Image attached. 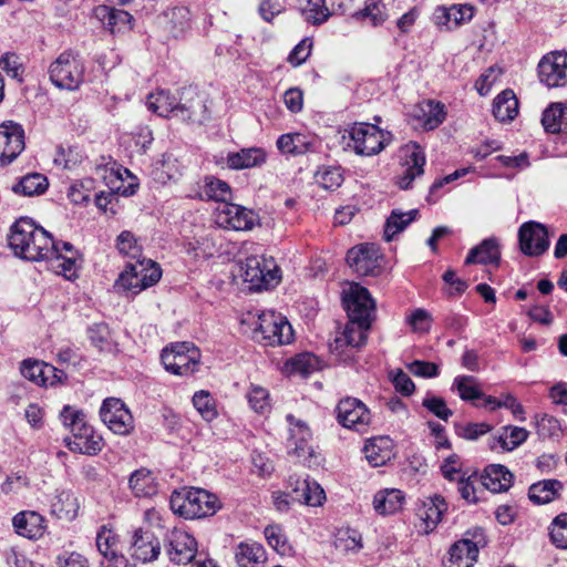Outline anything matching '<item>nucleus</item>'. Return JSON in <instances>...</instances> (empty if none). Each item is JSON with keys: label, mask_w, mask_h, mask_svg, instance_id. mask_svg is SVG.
<instances>
[{"label": "nucleus", "mask_w": 567, "mask_h": 567, "mask_svg": "<svg viewBox=\"0 0 567 567\" xmlns=\"http://www.w3.org/2000/svg\"><path fill=\"white\" fill-rule=\"evenodd\" d=\"M353 18L358 21H369L373 27L381 25L388 18L385 6L379 0H369L363 9L357 11Z\"/></svg>", "instance_id": "obj_50"}, {"label": "nucleus", "mask_w": 567, "mask_h": 567, "mask_svg": "<svg viewBox=\"0 0 567 567\" xmlns=\"http://www.w3.org/2000/svg\"><path fill=\"white\" fill-rule=\"evenodd\" d=\"M164 549L172 563L185 565L195 558L197 542L188 532L175 527L165 534Z\"/></svg>", "instance_id": "obj_12"}, {"label": "nucleus", "mask_w": 567, "mask_h": 567, "mask_svg": "<svg viewBox=\"0 0 567 567\" xmlns=\"http://www.w3.org/2000/svg\"><path fill=\"white\" fill-rule=\"evenodd\" d=\"M277 147L284 154L301 155L312 151L313 142L301 133H289L279 136Z\"/></svg>", "instance_id": "obj_43"}, {"label": "nucleus", "mask_w": 567, "mask_h": 567, "mask_svg": "<svg viewBox=\"0 0 567 567\" xmlns=\"http://www.w3.org/2000/svg\"><path fill=\"white\" fill-rule=\"evenodd\" d=\"M132 556L143 563L156 559L161 553V543L153 533L138 528L132 537Z\"/></svg>", "instance_id": "obj_27"}, {"label": "nucleus", "mask_w": 567, "mask_h": 567, "mask_svg": "<svg viewBox=\"0 0 567 567\" xmlns=\"http://www.w3.org/2000/svg\"><path fill=\"white\" fill-rule=\"evenodd\" d=\"M404 494L396 488L379 491L373 497V507L381 515H389L402 508Z\"/></svg>", "instance_id": "obj_37"}, {"label": "nucleus", "mask_w": 567, "mask_h": 567, "mask_svg": "<svg viewBox=\"0 0 567 567\" xmlns=\"http://www.w3.org/2000/svg\"><path fill=\"white\" fill-rule=\"evenodd\" d=\"M49 186L48 178L40 173H31L21 177L18 183L12 186V192L22 196L42 195Z\"/></svg>", "instance_id": "obj_45"}, {"label": "nucleus", "mask_w": 567, "mask_h": 567, "mask_svg": "<svg viewBox=\"0 0 567 567\" xmlns=\"http://www.w3.org/2000/svg\"><path fill=\"white\" fill-rule=\"evenodd\" d=\"M564 114V109L561 103H553L550 104L544 112L542 116V124L546 132L548 133H559L560 132V117Z\"/></svg>", "instance_id": "obj_62"}, {"label": "nucleus", "mask_w": 567, "mask_h": 567, "mask_svg": "<svg viewBox=\"0 0 567 567\" xmlns=\"http://www.w3.org/2000/svg\"><path fill=\"white\" fill-rule=\"evenodd\" d=\"M289 424L288 449L301 463L311 467L317 464V455L311 445L312 432L308 424L292 414H287Z\"/></svg>", "instance_id": "obj_9"}, {"label": "nucleus", "mask_w": 567, "mask_h": 567, "mask_svg": "<svg viewBox=\"0 0 567 567\" xmlns=\"http://www.w3.org/2000/svg\"><path fill=\"white\" fill-rule=\"evenodd\" d=\"M78 509V501L70 491L58 492L51 502V513L59 519H74Z\"/></svg>", "instance_id": "obj_40"}, {"label": "nucleus", "mask_w": 567, "mask_h": 567, "mask_svg": "<svg viewBox=\"0 0 567 567\" xmlns=\"http://www.w3.org/2000/svg\"><path fill=\"white\" fill-rule=\"evenodd\" d=\"M200 199L227 203L231 198V188L225 181L214 176L205 177L199 190Z\"/></svg>", "instance_id": "obj_42"}, {"label": "nucleus", "mask_w": 567, "mask_h": 567, "mask_svg": "<svg viewBox=\"0 0 567 567\" xmlns=\"http://www.w3.org/2000/svg\"><path fill=\"white\" fill-rule=\"evenodd\" d=\"M86 333L92 346L97 348L100 351H111L113 341L110 328L106 323H94L87 328Z\"/></svg>", "instance_id": "obj_55"}, {"label": "nucleus", "mask_w": 567, "mask_h": 567, "mask_svg": "<svg viewBox=\"0 0 567 567\" xmlns=\"http://www.w3.org/2000/svg\"><path fill=\"white\" fill-rule=\"evenodd\" d=\"M76 255L78 251L73 245L63 241L58 247L56 256H52L48 262L55 274L63 276L68 280H73L78 277Z\"/></svg>", "instance_id": "obj_28"}, {"label": "nucleus", "mask_w": 567, "mask_h": 567, "mask_svg": "<svg viewBox=\"0 0 567 567\" xmlns=\"http://www.w3.org/2000/svg\"><path fill=\"white\" fill-rule=\"evenodd\" d=\"M501 261L499 243L495 237L484 239L473 247L465 258V265L482 264L498 266Z\"/></svg>", "instance_id": "obj_33"}, {"label": "nucleus", "mask_w": 567, "mask_h": 567, "mask_svg": "<svg viewBox=\"0 0 567 567\" xmlns=\"http://www.w3.org/2000/svg\"><path fill=\"white\" fill-rule=\"evenodd\" d=\"M249 406L259 414H265L270 411V396L269 391L260 385L250 384L247 394Z\"/></svg>", "instance_id": "obj_54"}, {"label": "nucleus", "mask_w": 567, "mask_h": 567, "mask_svg": "<svg viewBox=\"0 0 567 567\" xmlns=\"http://www.w3.org/2000/svg\"><path fill=\"white\" fill-rule=\"evenodd\" d=\"M406 322L414 332H429L431 328V316L424 309L414 310L408 318Z\"/></svg>", "instance_id": "obj_64"}, {"label": "nucleus", "mask_w": 567, "mask_h": 567, "mask_svg": "<svg viewBox=\"0 0 567 567\" xmlns=\"http://www.w3.org/2000/svg\"><path fill=\"white\" fill-rule=\"evenodd\" d=\"M538 76L548 87L567 84V52H550L538 63Z\"/></svg>", "instance_id": "obj_18"}, {"label": "nucleus", "mask_w": 567, "mask_h": 567, "mask_svg": "<svg viewBox=\"0 0 567 567\" xmlns=\"http://www.w3.org/2000/svg\"><path fill=\"white\" fill-rule=\"evenodd\" d=\"M95 545L103 557L102 567H132L122 553L118 535L107 525H102L96 533Z\"/></svg>", "instance_id": "obj_15"}, {"label": "nucleus", "mask_w": 567, "mask_h": 567, "mask_svg": "<svg viewBox=\"0 0 567 567\" xmlns=\"http://www.w3.org/2000/svg\"><path fill=\"white\" fill-rule=\"evenodd\" d=\"M563 483L558 480H544L533 484L528 491L529 499L535 504H547L559 496Z\"/></svg>", "instance_id": "obj_41"}, {"label": "nucleus", "mask_w": 567, "mask_h": 567, "mask_svg": "<svg viewBox=\"0 0 567 567\" xmlns=\"http://www.w3.org/2000/svg\"><path fill=\"white\" fill-rule=\"evenodd\" d=\"M254 333L257 340L265 341V346L289 344L293 340L291 324L274 311H265L258 317Z\"/></svg>", "instance_id": "obj_7"}, {"label": "nucleus", "mask_w": 567, "mask_h": 567, "mask_svg": "<svg viewBox=\"0 0 567 567\" xmlns=\"http://www.w3.org/2000/svg\"><path fill=\"white\" fill-rule=\"evenodd\" d=\"M159 24L173 38H178L190 28V11L186 7H174L163 12Z\"/></svg>", "instance_id": "obj_30"}, {"label": "nucleus", "mask_w": 567, "mask_h": 567, "mask_svg": "<svg viewBox=\"0 0 567 567\" xmlns=\"http://www.w3.org/2000/svg\"><path fill=\"white\" fill-rule=\"evenodd\" d=\"M181 97L177 99L165 90H158L148 94L146 102L148 110L163 117H167L169 115L177 117V110L181 106Z\"/></svg>", "instance_id": "obj_36"}, {"label": "nucleus", "mask_w": 567, "mask_h": 567, "mask_svg": "<svg viewBox=\"0 0 567 567\" xmlns=\"http://www.w3.org/2000/svg\"><path fill=\"white\" fill-rule=\"evenodd\" d=\"M487 544L483 528L467 530L464 538L450 548L451 567H472L477 560L478 551Z\"/></svg>", "instance_id": "obj_10"}, {"label": "nucleus", "mask_w": 567, "mask_h": 567, "mask_svg": "<svg viewBox=\"0 0 567 567\" xmlns=\"http://www.w3.org/2000/svg\"><path fill=\"white\" fill-rule=\"evenodd\" d=\"M493 114L499 122H507L518 114V100L512 90H504L493 102Z\"/></svg>", "instance_id": "obj_38"}, {"label": "nucleus", "mask_w": 567, "mask_h": 567, "mask_svg": "<svg viewBox=\"0 0 567 567\" xmlns=\"http://www.w3.org/2000/svg\"><path fill=\"white\" fill-rule=\"evenodd\" d=\"M184 251L195 261L207 260L218 251L217 238L214 233L193 237L184 243Z\"/></svg>", "instance_id": "obj_31"}, {"label": "nucleus", "mask_w": 567, "mask_h": 567, "mask_svg": "<svg viewBox=\"0 0 567 567\" xmlns=\"http://www.w3.org/2000/svg\"><path fill=\"white\" fill-rule=\"evenodd\" d=\"M338 422L347 429L365 432L371 422V413L367 405L355 398L341 400L336 409Z\"/></svg>", "instance_id": "obj_16"}, {"label": "nucleus", "mask_w": 567, "mask_h": 567, "mask_svg": "<svg viewBox=\"0 0 567 567\" xmlns=\"http://www.w3.org/2000/svg\"><path fill=\"white\" fill-rule=\"evenodd\" d=\"M12 525L19 536L40 539L47 530L45 518L35 511H21L12 518Z\"/></svg>", "instance_id": "obj_24"}, {"label": "nucleus", "mask_w": 567, "mask_h": 567, "mask_svg": "<svg viewBox=\"0 0 567 567\" xmlns=\"http://www.w3.org/2000/svg\"><path fill=\"white\" fill-rule=\"evenodd\" d=\"M549 537L557 548H567V513H561L554 518L549 526Z\"/></svg>", "instance_id": "obj_60"}, {"label": "nucleus", "mask_w": 567, "mask_h": 567, "mask_svg": "<svg viewBox=\"0 0 567 567\" xmlns=\"http://www.w3.org/2000/svg\"><path fill=\"white\" fill-rule=\"evenodd\" d=\"M219 506L217 496L202 488L174 491L171 496L172 511L186 519L214 515Z\"/></svg>", "instance_id": "obj_2"}, {"label": "nucleus", "mask_w": 567, "mask_h": 567, "mask_svg": "<svg viewBox=\"0 0 567 567\" xmlns=\"http://www.w3.org/2000/svg\"><path fill=\"white\" fill-rule=\"evenodd\" d=\"M426 163L425 153L417 143H410L404 147L403 173L399 176L398 185L401 189H409L416 177L424 173Z\"/></svg>", "instance_id": "obj_22"}, {"label": "nucleus", "mask_w": 567, "mask_h": 567, "mask_svg": "<svg viewBox=\"0 0 567 567\" xmlns=\"http://www.w3.org/2000/svg\"><path fill=\"white\" fill-rule=\"evenodd\" d=\"M181 101V106L177 110V118L198 124L209 118L205 100L192 87H184L182 90Z\"/></svg>", "instance_id": "obj_23"}, {"label": "nucleus", "mask_w": 567, "mask_h": 567, "mask_svg": "<svg viewBox=\"0 0 567 567\" xmlns=\"http://www.w3.org/2000/svg\"><path fill=\"white\" fill-rule=\"evenodd\" d=\"M446 509L447 504L445 499L440 495H435L423 503L417 509V515L424 520L426 528L433 529L441 522L442 515Z\"/></svg>", "instance_id": "obj_44"}, {"label": "nucleus", "mask_w": 567, "mask_h": 567, "mask_svg": "<svg viewBox=\"0 0 567 567\" xmlns=\"http://www.w3.org/2000/svg\"><path fill=\"white\" fill-rule=\"evenodd\" d=\"M216 223L226 229L247 230L252 228L255 218L251 210L227 202L217 207Z\"/></svg>", "instance_id": "obj_20"}, {"label": "nucleus", "mask_w": 567, "mask_h": 567, "mask_svg": "<svg viewBox=\"0 0 567 567\" xmlns=\"http://www.w3.org/2000/svg\"><path fill=\"white\" fill-rule=\"evenodd\" d=\"M130 488L136 497H151L157 493V483L153 473L146 468L133 472L128 481Z\"/></svg>", "instance_id": "obj_39"}, {"label": "nucleus", "mask_w": 567, "mask_h": 567, "mask_svg": "<svg viewBox=\"0 0 567 567\" xmlns=\"http://www.w3.org/2000/svg\"><path fill=\"white\" fill-rule=\"evenodd\" d=\"M383 255L375 244H361L347 252L348 265L360 276H377L382 268Z\"/></svg>", "instance_id": "obj_13"}, {"label": "nucleus", "mask_w": 567, "mask_h": 567, "mask_svg": "<svg viewBox=\"0 0 567 567\" xmlns=\"http://www.w3.org/2000/svg\"><path fill=\"white\" fill-rule=\"evenodd\" d=\"M0 163L2 165L11 164L24 150V130L12 121L0 125Z\"/></svg>", "instance_id": "obj_19"}, {"label": "nucleus", "mask_w": 567, "mask_h": 567, "mask_svg": "<svg viewBox=\"0 0 567 567\" xmlns=\"http://www.w3.org/2000/svg\"><path fill=\"white\" fill-rule=\"evenodd\" d=\"M369 329L370 327H362L360 323L349 320L344 330L330 343L331 351L341 355L346 349L349 351L359 349L367 342Z\"/></svg>", "instance_id": "obj_25"}, {"label": "nucleus", "mask_w": 567, "mask_h": 567, "mask_svg": "<svg viewBox=\"0 0 567 567\" xmlns=\"http://www.w3.org/2000/svg\"><path fill=\"white\" fill-rule=\"evenodd\" d=\"M62 241H55L51 234L42 227H38L33 236L32 245L27 249L25 259L32 261L49 260L56 256L58 247Z\"/></svg>", "instance_id": "obj_29"}, {"label": "nucleus", "mask_w": 567, "mask_h": 567, "mask_svg": "<svg viewBox=\"0 0 567 567\" xmlns=\"http://www.w3.org/2000/svg\"><path fill=\"white\" fill-rule=\"evenodd\" d=\"M38 226L29 218H20L11 226L9 246L21 258L27 257V249L31 247Z\"/></svg>", "instance_id": "obj_26"}, {"label": "nucleus", "mask_w": 567, "mask_h": 567, "mask_svg": "<svg viewBox=\"0 0 567 567\" xmlns=\"http://www.w3.org/2000/svg\"><path fill=\"white\" fill-rule=\"evenodd\" d=\"M241 277L248 282L249 289L262 290L279 282V269L274 259L262 256H250L240 266Z\"/></svg>", "instance_id": "obj_8"}, {"label": "nucleus", "mask_w": 567, "mask_h": 567, "mask_svg": "<svg viewBox=\"0 0 567 567\" xmlns=\"http://www.w3.org/2000/svg\"><path fill=\"white\" fill-rule=\"evenodd\" d=\"M316 182L324 189L334 190L341 186L343 175L339 166H321L315 174Z\"/></svg>", "instance_id": "obj_53"}, {"label": "nucleus", "mask_w": 567, "mask_h": 567, "mask_svg": "<svg viewBox=\"0 0 567 567\" xmlns=\"http://www.w3.org/2000/svg\"><path fill=\"white\" fill-rule=\"evenodd\" d=\"M116 247L122 255L132 259H138L142 255V248L137 239L134 234L128 230H124L117 236Z\"/></svg>", "instance_id": "obj_61"}, {"label": "nucleus", "mask_w": 567, "mask_h": 567, "mask_svg": "<svg viewBox=\"0 0 567 567\" xmlns=\"http://www.w3.org/2000/svg\"><path fill=\"white\" fill-rule=\"evenodd\" d=\"M290 372L307 377L320 369V360L310 352H303L289 359L286 363Z\"/></svg>", "instance_id": "obj_51"}, {"label": "nucleus", "mask_w": 567, "mask_h": 567, "mask_svg": "<svg viewBox=\"0 0 567 567\" xmlns=\"http://www.w3.org/2000/svg\"><path fill=\"white\" fill-rule=\"evenodd\" d=\"M528 437V431L518 426H505L503 433L493 440L499 444L502 450L512 451L524 443Z\"/></svg>", "instance_id": "obj_52"}, {"label": "nucleus", "mask_w": 567, "mask_h": 567, "mask_svg": "<svg viewBox=\"0 0 567 567\" xmlns=\"http://www.w3.org/2000/svg\"><path fill=\"white\" fill-rule=\"evenodd\" d=\"M295 493L297 501L309 506H319L326 499L323 488L316 481L309 478L299 482Z\"/></svg>", "instance_id": "obj_46"}, {"label": "nucleus", "mask_w": 567, "mask_h": 567, "mask_svg": "<svg viewBox=\"0 0 567 567\" xmlns=\"http://www.w3.org/2000/svg\"><path fill=\"white\" fill-rule=\"evenodd\" d=\"M417 214L416 209L406 213L392 210L384 226V239L391 241L395 235L403 231L416 218Z\"/></svg>", "instance_id": "obj_47"}, {"label": "nucleus", "mask_w": 567, "mask_h": 567, "mask_svg": "<svg viewBox=\"0 0 567 567\" xmlns=\"http://www.w3.org/2000/svg\"><path fill=\"white\" fill-rule=\"evenodd\" d=\"M453 388H456L463 401H474L484 396L477 386L476 379L472 375H460L454 379Z\"/></svg>", "instance_id": "obj_57"}, {"label": "nucleus", "mask_w": 567, "mask_h": 567, "mask_svg": "<svg viewBox=\"0 0 567 567\" xmlns=\"http://www.w3.org/2000/svg\"><path fill=\"white\" fill-rule=\"evenodd\" d=\"M235 560L239 567H265L267 554L257 542H241L235 548Z\"/></svg>", "instance_id": "obj_34"}, {"label": "nucleus", "mask_w": 567, "mask_h": 567, "mask_svg": "<svg viewBox=\"0 0 567 567\" xmlns=\"http://www.w3.org/2000/svg\"><path fill=\"white\" fill-rule=\"evenodd\" d=\"M267 159V154L261 147L241 148L238 152H229L226 165L229 169L240 171L261 166Z\"/></svg>", "instance_id": "obj_32"}, {"label": "nucleus", "mask_w": 567, "mask_h": 567, "mask_svg": "<svg viewBox=\"0 0 567 567\" xmlns=\"http://www.w3.org/2000/svg\"><path fill=\"white\" fill-rule=\"evenodd\" d=\"M60 417L64 426L72 433V437L68 441L71 451L94 455L102 450V437L89 424L83 411L65 405Z\"/></svg>", "instance_id": "obj_1"}, {"label": "nucleus", "mask_w": 567, "mask_h": 567, "mask_svg": "<svg viewBox=\"0 0 567 567\" xmlns=\"http://www.w3.org/2000/svg\"><path fill=\"white\" fill-rule=\"evenodd\" d=\"M193 405L205 421H213L217 416L215 399L208 391L200 390L193 395Z\"/></svg>", "instance_id": "obj_56"}, {"label": "nucleus", "mask_w": 567, "mask_h": 567, "mask_svg": "<svg viewBox=\"0 0 567 567\" xmlns=\"http://www.w3.org/2000/svg\"><path fill=\"white\" fill-rule=\"evenodd\" d=\"M303 19L311 24L319 25L331 16L326 0H299Z\"/></svg>", "instance_id": "obj_48"}, {"label": "nucleus", "mask_w": 567, "mask_h": 567, "mask_svg": "<svg viewBox=\"0 0 567 567\" xmlns=\"http://www.w3.org/2000/svg\"><path fill=\"white\" fill-rule=\"evenodd\" d=\"M85 66L80 54L73 51L62 52L50 65L51 82L60 89L74 91L84 80Z\"/></svg>", "instance_id": "obj_4"}, {"label": "nucleus", "mask_w": 567, "mask_h": 567, "mask_svg": "<svg viewBox=\"0 0 567 567\" xmlns=\"http://www.w3.org/2000/svg\"><path fill=\"white\" fill-rule=\"evenodd\" d=\"M473 16L474 8L467 3L439 6L433 12L432 20L440 30L452 31L471 21Z\"/></svg>", "instance_id": "obj_21"}, {"label": "nucleus", "mask_w": 567, "mask_h": 567, "mask_svg": "<svg viewBox=\"0 0 567 567\" xmlns=\"http://www.w3.org/2000/svg\"><path fill=\"white\" fill-rule=\"evenodd\" d=\"M351 146L358 155L372 156L381 153L393 135L371 123H354L349 131Z\"/></svg>", "instance_id": "obj_5"}, {"label": "nucleus", "mask_w": 567, "mask_h": 567, "mask_svg": "<svg viewBox=\"0 0 567 567\" xmlns=\"http://www.w3.org/2000/svg\"><path fill=\"white\" fill-rule=\"evenodd\" d=\"M166 371L179 377L194 374L199 365V351L189 342H177L166 347L161 354Z\"/></svg>", "instance_id": "obj_6"}, {"label": "nucleus", "mask_w": 567, "mask_h": 567, "mask_svg": "<svg viewBox=\"0 0 567 567\" xmlns=\"http://www.w3.org/2000/svg\"><path fill=\"white\" fill-rule=\"evenodd\" d=\"M513 474L501 464H491L485 467L480 481L483 486L493 493L507 491L513 483Z\"/></svg>", "instance_id": "obj_35"}, {"label": "nucleus", "mask_w": 567, "mask_h": 567, "mask_svg": "<svg viewBox=\"0 0 567 567\" xmlns=\"http://www.w3.org/2000/svg\"><path fill=\"white\" fill-rule=\"evenodd\" d=\"M364 452L368 462L372 466H382L391 458L392 455L390 450V440L386 437L374 439L364 446Z\"/></svg>", "instance_id": "obj_49"}, {"label": "nucleus", "mask_w": 567, "mask_h": 567, "mask_svg": "<svg viewBox=\"0 0 567 567\" xmlns=\"http://www.w3.org/2000/svg\"><path fill=\"white\" fill-rule=\"evenodd\" d=\"M518 243L525 256H542L549 248L547 228L537 221L524 223L518 229Z\"/></svg>", "instance_id": "obj_17"}, {"label": "nucleus", "mask_w": 567, "mask_h": 567, "mask_svg": "<svg viewBox=\"0 0 567 567\" xmlns=\"http://www.w3.org/2000/svg\"><path fill=\"white\" fill-rule=\"evenodd\" d=\"M445 116L444 104L429 100L423 109V127L427 131L434 130L444 122Z\"/></svg>", "instance_id": "obj_58"}, {"label": "nucleus", "mask_w": 567, "mask_h": 567, "mask_svg": "<svg viewBox=\"0 0 567 567\" xmlns=\"http://www.w3.org/2000/svg\"><path fill=\"white\" fill-rule=\"evenodd\" d=\"M162 277L159 266L151 259H136L126 265L115 281L118 290L131 291L134 295L155 285Z\"/></svg>", "instance_id": "obj_3"}, {"label": "nucleus", "mask_w": 567, "mask_h": 567, "mask_svg": "<svg viewBox=\"0 0 567 567\" xmlns=\"http://www.w3.org/2000/svg\"><path fill=\"white\" fill-rule=\"evenodd\" d=\"M343 302L350 321L358 322L362 327H371L375 305L367 288L359 285L351 286Z\"/></svg>", "instance_id": "obj_14"}, {"label": "nucleus", "mask_w": 567, "mask_h": 567, "mask_svg": "<svg viewBox=\"0 0 567 567\" xmlns=\"http://www.w3.org/2000/svg\"><path fill=\"white\" fill-rule=\"evenodd\" d=\"M267 543L280 555H288L291 546L288 544L281 526L269 525L264 530Z\"/></svg>", "instance_id": "obj_59"}, {"label": "nucleus", "mask_w": 567, "mask_h": 567, "mask_svg": "<svg viewBox=\"0 0 567 567\" xmlns=\"http://www.w3.org/2000/svg\"><path fill=\"white\" fill-rule=\"evenodd\" d=\"M422 405L436 417L447 421L453 412L447 408L446 402L441 396H435L430 393L422 401Z\"/></svg>", "instance_id": "obj_63"}, {"label": "nucleus", "mask_w": 567, "mask_h": 567, "mask_svg": "<svg viewBox=\"0 0 567 567\" xmlns=\"http://www.w3.org/2000/svg\"><path fill=\"white\" fill-rule=\"evenodd\" d=\"M102 422L115 434L128 435L134 430V417L118 398H107L100 408Z\"/></svg>", "instance_id": "obj_11"}]
</instances>
